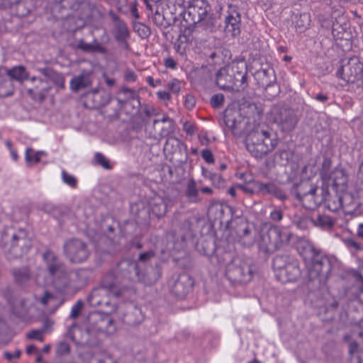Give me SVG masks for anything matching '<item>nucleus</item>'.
<instances>
[{"label":"nucleus","mask_w":363,"mask_h":363,"mask_svg":"<svg viewBox=\"0 0 363 363\" xmlns=\"http://www.w3.org/2000/svg\"><path fill=\"white\" fill-rule=\"evenodd\" d=\"M96 162L105 169H109L110 166L108 160L100 152H96L94 156Z\"/></svg>","instance_id":"nucleus-48"},{"label":"nucleus","mask_w":363,"mask_h":363,"mask_svg":"<svg viewBox=\"0 0 363 363\" xmlns=\"http://www.w3.org/2000/svg\"><path fill=\"white\" fill-rule=\"evenodd\" d=\"M43 260L47 270L50 276V279H41V275L35 277V282L40 286H46L52 284L60 291H63L69 284L67 279V269L65 265L59 260L54 252L47 251L43 254Z\"/></svg>","instance_id":"nucleus-3"},{"label":"nucleus","mask_w":363,"mask_h":363,"mask_svg":"<svg viewBox=\"0 0 363 363\" xmlns=\"http://www.w3.org/2000/svg\"><path fill=\"white\" fill-rule=\"evenodd\" d=\"M133 28L134 30L138 34V35L142 38H147L151 33L149 27L142 23H135Z\"/></svg>","instance_id":"nucleus-39"},{"label":"nucleus","mask_w":363,"mask_h":363,"mask_svg":"<svg viewBox=\"0 0 363 363\" xmlns=\"http://www.w3.org/2000/svg\"><path fill=\"white\" fill-rule=\"evenodd\" d=\"M78 48L84 52H93V42L86 43L81 40L78 44Z\"/></svg>","instance_id":"nucleus-55"},{"label":"nucleus","mask_w":363,"mask_h":363,"mask_svg":"<svg viewBox=\"0 0 363 363\" xmlns=\"http://www.w3.org/2000/svg\"><path fill=\"white\" fill-rule=\"evenodd\" d=\"M155 252L153 250L141 253L139 257V262L125 260L123 262V264L127 266L128 279L132 281H136L143 282L147 285H151L154 284L159 278L157 275L154 278H150V273L143 274L140 271V263L145 262L150 260L155 256Z\"/></svg>","instance_id":"nucleus-8"},{"label":"nucleus","mask_w":363,"mask_h":363,"mask_svg":"<svg viewBox=\"0 0 363 363\" xmlns=\"http://www.w3.org/2000/svg\"><path fill=\"white\" fill-rule=\"evenodd\" d=\"M48 89L47 88H44V87H43L40 90H38V86H36V88L35 89H28V93L33 97H34L33 95L38 94L41 99H43L45 97V95L48 92Z\"/></svg>","instance_id":"nucleus-50"},{"label":"nucleus","mask_w":363,"mask_h":363,"mask_svg":"<svg viewBox=\"0 0 363 363\" xmlns=\"http://www.w3.org/2000/svg\"><path fill=\"white\" fill-rule=\"evenodd\" d=\"M289 240L288 233L278 227L262 229L257 240L259 250L272 253L281 247Z\"/></svg>","instance_id":"nucleus-5"},{"label":"nucleus","mask_w":363,"mask_h":363,"mask_svg":"<svg viewBox=\"0 0 363 363\" xmlns=\"http://www.w3.org/2000/svg\"><path fill=\"white\" fill-rule=\"evenodd\" d=\"M150 205L152 213L157 217H161L165 214L167 205L162 198L155 197Z\"/></svg>","instance_id":"nucleus-30"},{"label":"nucleus","mask_w":363,"mask_h":363,"mask_svg":"<svg viewBox=\"0 0 363 363\" xmlns=\"http://www.w3.org/2000/svg\"><path fill=\"white\" fill-rule=\"evenodd\" d=\"M226 127L235 137H240L248 131V119L242 116L239 110L227 108L224 112Z\"/></svg>","instance_id":"nucleus-10"},{"label":"nucleus","mask_w":363,"mask_h":363,"mask_svg":"<svg viewBox=\"0 0 363 363\" xmlns=\"http://www.w3.org/2000/svg\"><path fill=\"white\" fill-rule=\"evenodd\" d=\"M14 87L10 79L7 77L0 78V97L13 95Z\"/></svg>","instance_id":"nucleus-31"},{"label":"nucleus","mask_w":363,"mask_h":363,"mask_svg":"<svg viewBox=\"0 0 363 363\" xmlns=\"http://www.w3.org/2000/svg\"><path fill=\"white\" fill-rule=\"evenodd\" d=\"M172 294L179 298L185 296L194 286V281L187 274L173 276L168 281Z\"/></svg>","instance_id":"nucleus-12"},{"label":"nucleus","mask_w":363,"mask_h":363,"mask_svg":"<svg viewBox=\"0 0 363 363\" xmlns=\"http://www.w3.org/2000/svg\"><path fill=\"white\" fill-rule=\"evenodd\" d=\"M183 129L189 135H192L194 133V125L187 121L184 123Z\"/></svg>","instance_id":"nucleus-61"},{"label":"nucleus","mask_w":363,"mask_h":363,"mask_svg":"<svg viewBox=\"0 0 363 363\" xmlns=\"http://www.w3.org/2000/svg\"><path fill=\"white\" fill-rule=\"evenodd\" d=\"M89 277V271L86 269H79L68 274L67 272V281L69 284L67 287L80 288L84 286ZM62 281L66 279H62Z\"/></svg>","instance_id":"nucleus-15"},{"label":"nucleus","mask_w":363,"mask_h":363,"mask_svg":"<svg viewBox=\"0 0 363 363\" xmlns=\"http://www.w3.org/2000/svg\"><path fill=\"white\" fill-rule=\"evenodd\" d=\"M202 172L203 175L206 178L208 179L212 182L213 185H214L215 186L219 188L224 185L225 181L220 174L206 171L204 170V169H203Z\"/></svg>","instance_id":"nucleus-35"},{"label":"nucleus","mask_w":363,"mask_h":363,"mask_svg":"<svg viewBox=\"0 0 363 363\" xmlns=\"http://www.w3.org/2000/svg\"><path fill=\"white\" fill-rule=\"evenodd\" d=\"M310 222V218H303L296 223V226L301 229H305L307 227V223Z\"/></svg>","instance_id":"nucleus-64"},{"label":"nucleus","mask_w":363,"mask_h":363,"mask_svg":"<svg viewBox=\"0 0 363 363\" xmlns=\"http://www.w3.org/2000/svg\"><path fill=\"white\" fill-rule=\"evenodd\" d=\"M164 65L167 68L174 69L177 67V62L173 58L168 57L164 60Z\"/></svg>","instance_id":"nucleus-63"},{"label":"nucleus","mask_w":363,"mask_h":363,"mask_svg":"<svg viewBox=\"0 0 363 363\" xmlns=\"http://www.w3.org/2000/svg\"><path fill=\"white\" fill-rule=\"evenodd\" d=\"M262 73L264 77L269 78V79L266 80V82H263V86H265L267 88L273 86L276 82L274 70L272 68H269L267 69H264Z\"/></svg>","instance_id":"nucleus-41"},{"label":"nucleus","mask_w":363,"mask_h":363,"mask_svg":"<svg viewBox=\"0 0 363 363\" xmlns=\"http://www.w3.org/2000/svg\"><path fill=\"white\" fill-rule=\"evenodd\" d=\"M277 121L281 130L286 132L291 131L295 128L297 123V118L292 112L284 111V112L281 113L280 119H277Z\"/></svg>","instance_id":"nucleus-22"},{"label":"nucleus","mask_w":363,"mask_h":363,"mask_svg":"<svg viewBox=\"0 0 363 363\" xmlns=\"http://www.w3.org/2000/svg\"><path fill=\"white\" fill-rule=\"evenodd\" d=\"M196 104L195 98L191 94H187L184 99V106L189 110L192 109Z\"/></svg>","instance_id":"nucleus-53"},{"label":"nucleus","mask_w":363,"mask_h":363,"mask_svg":"<svg viewBox=\"0 0 363 363\" xmlns=\"http://www.w3.org/2000/svg\"><path fill=\"white\" fill-rule=\"evenodd\" d=\"M114 288V274L110 272L101 281L99 287L94 289L88 297V302L94 307H101L102 312L110 314L116 311V303L113 301V291Z\"/></svg>","instance_id":"nucleus-1"},{"label":"nucleus","mask_w":363,"mask_h":363,"mask_svg":"<svg viewBox=\"0 0 363 363\" xmlns=\"http://www.w3.org/2000/svg\"><path fill=\"white\" fill-rule=\"evenodd\" d=\"M331 185L336 192L344 191L347 183V178L342 169H336L330 174Z\"/></svg>","instance_id":"nucleus-20"},{"label":"nucleus","mask_w":363,"mask_h":363,"mask_svg":"<svg viewBox=\"0 0 363 363\" xmlns=\"http://www.w3.org/2000/svg\"><path fill=\"white\" fill-rule=\"evenodd\" d=\"M349 354L351 363H363V350L355 342H349Z\"/></svg>","instance_id":"nucleus-28"},{"label":"nucleus","mask_w":363,"mask_h":363,"mask_svg":"<svg viewBox=\"0 0 363 363\" xmlns=\"http://www.w3.org/2000/svg\"><path fill=\"white\" fill-rule=\"evenodd\" d=\"M282 218L283 214L280 210L274 209L270 213V218L274 221H280Z\"/></svg>","instance_id":"nucleus-58"},{"label":"nucleus","mask_w":363,"mask_h":363,"mask_svg":"<svg viewBox=\"0 0 363 363\" xmlns=\"http://www.w3.org/2000/svg\"><path fill=\"white\" fill-rule=\"evenodd\" d=\"M202 158L208 164L214 162V157L212 152L208 149H204L201 151Z\"/></svg>","instance_id":"nucleus-52"},{"label":"nucleus","mask_w":363,"mask_h":363,"mask_svg":"<svg viewBox=\"0 0 363 363\" xmlns=\"http://www.w3.org/2000/svg\"><path fill=\"white\" fill-rule=\"evenodd\" d=\"M49 79L52 81L58 87H65V79L61 74L57 73L56 72H53L52 76L49 78Z\"/></svg>","instance_id":"nucleus-45"},{"label":"nucleus","mask_w":363,"mask_h":363,"mask_svg":"<svg viewBox=\"0 0 363 363\" xmlns=\"http://www.w3.org/2000/svg\"><path fill=\"white\" fill-rule=\"evenodd\" d=\"M124 78L127 82H133L136 80L137 76L133 71L127 69L125 72Z\"/></svg>","instance_id":"nucleus-59"},{"label":"nucleus","mask_w":363,"mask_h":363,"mask_svg":"<svg viewBox=\"0 0 363 363\" xmlns=\"http://www.w3.org/2000/svg\"><path fill=\"white\" fill-rule=\"evenodd\" d=\"M167 86L171 90V91L174 94H178L181 89L180 82L176 79H174L169 82Z\"/></svg>","instance_id":"nucleus-51"},{"label":"nucleus","mask_w":363,"mask_h":363,"mask_svg":"<svg viewBox=\"0 0 363 363\" xmlns=\"http://www.w3.org/2000/svg\"><path fill=\"white\" fill-rule=\"evenodd\" d=\"M3 77H7L10 79H15L22 82L28 78V74L25 67L22 65L16 66L11 69L0 67V78Z\"/></svg>","instance_id":"nucleus-16"},{"label":"nucleus","mask_w":363,"mask_h":363,"mask_svg":"<svg viewBox=\"0 0 363 363\" xmlns=\"http://www.w3.org/2000/svg\"><path fill=\"white\" fill-rule=\"evenodd\" d=\"M65 257L72 263H82L86 260L89 250L86 245L80 240L72 239L64 245Z\"/></svg>","instance_id":"nucleus-11"},{"label":"nucleus","mask_w":363,"mask_h":363,"mask_svg":"<svg viewBox=\"0 0 363 363\" xmlns=\"http://www.w3.org/2000/svg\"><path fill=\"white\" fill-rule=\"evenodd\" d=\"M232 80L233 77L228 74L226 67L219 69L216 75V83L220 89L226 90L231 88Z\"/></svg>","instance_id":"nucleus-25"},{"label":"nucleus","mask_w":363,"mask_h":363,"mask_svg":"<svg viewBox=\"0 0 363 363\" xmlns=\"http://www.w3.org/2000/svg\"><path fill=\"white\" fill-rule=\"evenodd\" d=\"M69 350L70 349L68 343H67L65 341H62L57 345L56 348V353L57 355L62 356L68 354L69 352Z\"/></svg>","instance_id":"nucleus-47"},{"label":"nucleus","mask_w":363,"mask_h":363,"mask_svg":"<svg viewBox=\"0 0 363 363\" xmlns=\"http://www.w3.org/2000/svg\"><path fill=\"white\" fill-rule=\"evenodd\" d=\"M325 189L323 188L311 186L308 192L301 198L303 205L308 209H315L325 200Z\"/></svg>","instance_id":"nucleus-14"},{"label":"nucleus","mask_w":363,"mask_h":363,"mask_svg":"<svg viewBox=\"0 0 363 363\" xmlns=\"http://www.w3.org/2000/svg\"><path fill=\"white\" fill-rule=\"evenodd\" d=\"M310 18L307 13L301 14L296 22V26L302 30L305 29L309 25Z\"/></svg>","instance_id":"nucleus-44"},{"label":"nucleus","mask_w":363,"mask_h":363,"mask_svg":"<svg viewBox=\"0 0 363 363\" xmlns=\"http://www.w3.org/2000/svg\"><path fill=\"white\" fill-rule=\"evenodd\" d=\"M83 301L82 300H78L72 307L69 317L72 319L77 318L83 308Z\"/></svg>","instance_id":"nucleus-43"},{"label":"nucleus","mask_w":363,"mask_h":363,"mask_svg":"<svg viewBox=\"0 0 363 363\" xmlns=\"http://www.w3.org/2000/svg\"><path fill=\"white\" fill-rule=\"evenodd\" d=\"M362 69V63L356 59H350L337 71L336 74L346 82L353 83L360 77Z\"/></svg>","instance_id":"nucleus-13"},{"label":"nucleus","mask_w":363,"mask_h":363,"mask_svg":"<svg viewBox=\"0 0 363 363\" xmlns=\"http://www.w3.org/2000/svg\"><path fill=\"white\" fill-rule=\"evenodd\" d=\"M277 136L266 130L255 129L245 138L246 148L255 157H262L277 145Z\"/></svg>","instance_id":"nucleus-2"},{"label":"nucleus","mask_w":363,"mask_h":363,"mask_svg":"<svg viewBox=\"0 0 363 363\" xmlns=\"http://www.w3.org/2000/svg\"><path fill=\"white\" fill-rule=\"evenodd\" d=\"M35 299L37 301H38L42 305L46 306L50 302L54 301L55 298V296H53V294L45 291L42 297L38 298L37 296H35Z\"/></svg>","instance_id":"nucleus-46"},{"label":"nucleus","mask_w":363,"mask_h":363,"mask_svg":"<svg viewBox=\"0 0 363 363\" xmlns=\"http://www.w3.org/2000/svg\"><path fill=\"white\" fill-rule=\"evenodd\" d=\"M90 72H83L81 74L73 77L70 81V88L74 91L89 87L91 85Z\"/></svg>","instance_id":"nucleus-21"},{"label":"nucleus","mask_w":363,"mask_h":363,"mask_svg":"<svg viewBox=\"0 0 363 363\" xmlns=\"http://www.w3.org/2000/svg\"><path fill=\"white\" fill-rule=\"evenodd\" d=\"M157 123H167L168 128L167 130H162V133L164 135H167L174 130V123L173 121L167 115H163L162 118L155 119L154 121L155 124H157Z\"/></svg>","instance_id":"nucleus-42"},{"label":"nucleus","mask_w":363,"mask_h":363,"mask_svg":"<svg viewBox=\"0 0 363 363\" xmlns=\"http://www.w3.org/2000/svg\"><path fill=\"white\" fill-rule=\"evenodd\" d=\"M49 322L46 321L44 324L43 328L40 330H32L27 333L26 337L30 340H37L40 342H43L44 340L43 334L47 330L46 328Z\"/></svg>","instance_id":"nucleus-37"},{"label":"nucleus","mask_w":363,"mask_h":363,"mask_svg":"<svg viewBox=\"0 0 363 363\" xmlns=\"http://www.w3.org/2000/svg\"><path fill=\"white\" fill-rule=\"evenodd\" d=\"M158 99L165 103H167L171 99V96L169 92L166 91H158L157 92Z\"/></svg>","instance_id":"nucleus-57"},{"label":"nucleus","mask_w":363,"mask_h":363,"mask_svg":"<svg viewBox=\"0 0 363 363\" xmlns=\"http://www.w3.org/2000/svg\"><path fill=\"white\" fill-rule=\"evenodd\" d=\"M99 52L100 54H106L107 52V49L103 46L101 43L97 42L96 40L93 41V52Z\"/></svg>","instance_id":"nucleus-54"},{"label":"nucleus","mask_w":363,"mask_h":363,"mask_svg":"<svg viewBox=\"0 0 363 363\" xmlns=\"http://www.w3.org/2000/svg\"><path fill=\"white\" fill-rule=\"evenodd\" d=\"M146 82L150 86L152 87H157L161 84L160 79H157L155 80L152 76L147 77Z\"/></svg>","instance_id":"nucleus-62"},{"label":"nucleus","mask_w":363,"mask_h":363,"mask_svg":"<svg viewBox=\"0 0 363 363\" xmlns=\"http://www.w3.org/2000/svg\"><path fill=\"white\" fill-rule=\"evenodd\" d=\"M310 222L325 230H330L335 224V220L327 215H318L316 217L311 218Z\"/></svg>","instance_id":"nucleus-26"},{"label":"nucleus","mask_w":363,"mask_h":363,"mask_svg":"<svg viewBox=\"0 0 363 363\" xmlns=\"http://www.w3.org/2000/svg\"><path fill=\"white\" fill-rule=\"evenodd\" d=\"M273 268L277 279L282 283L295 281L301 276L297 260L287 256H277L273 260Z\"/></svg>","instance_id":"nucleus-6"},{"label":"nucleus","mask_w":363,"mask_h":363,"mask_svg":"<svg viewBox=\"0 0 363 363\" xmlns=\"http://www.w3.org/2000/svg\"><path fill=\"white\" fill-rule=\"evenodd\" d=\"M255 186L258 191L263 194H272L277 193V188L272 183L257 182L255 183Z\"/></svg>","instance_id":"nucleus-36"},{"label":"nucleus","mask_w":363,"mask_h":363,"mask_svg":"<svg viewBox=\"0 0 363 363\" xmlns=\"http://www.w3.org/2000/svg\"><path fill=\"white\" fill-rule=\"evenodd\" d=\"M62 180L65 184L71 188H76L77 186V178L67 172L65 169L62 170Z\"/></svg>","instance_id":"nucleus-40"},{"label":"nucleus","mask_w":363,"mask_h":363,"mask_svg":"<svg viewBox=\"0 0 363 363\" xmlns=\"http://www.w3.org/2000/svg\"><path fill=\"white\" fill-rule=\"evenodd\" d=\"M31 246V241L27 238L23 230H19L12 235L11 247H18L22 254L28 252Z\"/></svg>","instance_id":"nucleus-18"},{"label":"nucleus","mask_w":363,"mask_h":363,"mask_svg":"<svg viewBox=\"0 0 363 363\" xmlns=\"http://www.w3.org/2000/svg\"><path fill=\"white\" fill-rule=\"evenodd\" d=\"M21 354V351L18 349L16 350L13 353L6 351L4 353V357L8 359L11 360L12 359H18Z\"/></svg>","instance_id":"nucleus-56"},{"label":"nucleus","mask_w":363,"mask_h":363,"mask_svg":"<svg viewBox=\"0 0 363 363\" xmlns=\"http://www.w3.org/2000/svg\"><path fill=\"white\" fill-rule=\"evenodd\" d=\"M311 255L310 260L306 261V266L311 279L318 277L320 274L327 275L332 269V262L329 257L322 254L313 245H307Z\"/></svg>","instance_id":"nucleus-7"},{"label":"nucleus","mask_w":363,"mask_h":363,"mask_svg":"<svg viewBox=\"0 0 363 363\" xmlns=\"http://www.w3.org/2000/svg\"><path fill=\"white\" fill-rule=\"evenodd\" d=\"M325 200L323 203L325 207L332 212H337L342 209V203L341 201L340 194L337 192L335 195H328V191L325 189Z\"/></svg>","instance_id":"nucleus-23"},{"label":"nucleus","mask_w":363,"mask_h":363,"mask_svg":"<svg viewBox=\"0 0 363 363\" xmlns=\"http://www.w3.org/2000/svg\"><path fill=\"white\" fill-rule=\"evenodd\" d=\"M99 330L107 333H112L115 331L114 322L109 318H104L100 321Z\"/></svg>","instance_id":"nucleus-38"},{"label":"nucleus","mask_w":363,"mask_h":363,"mask_svg":"<svg viewBox=\"0 0 363 363\" xmlns=\"http://www.w3.org/2000/svg\"><path fill=\"white\" fill-rule=\"evenodd\" d=\"M224 101V96L222 94H217L212 96L211 99V105L213 108L220 107Z\"/></svg>","instance_id":"nucleus-49"},{"label":"nucleus","mask_w":363,"mask_h":363,"mask_svg":"<svg viewBox=\"0 0 363 363\" xmlns=\"http://www.w3.org/2000/svg\"><path fill=\"white\" fill-rule=\"evenodd\" d=\"M13 275L16 281L23 286L28 285L30 282V275L27 267L14 269L13 270Z\"/></svg>","instance_id":"nucleus-27"},{"label":"nucleus","mask_w":363,"mask_h":363,"mask_svg":"<svg viewBox=\"0 0 363 363\" xmlns=\"http://www.w3.org/2000/svg\"><path fill=\"white\" fill-rule=\"evenodd\" d=\"M241 17L239 13L233 11L225 18V31L232 36H238L240 33Z\"/></svg>","instance_id":"nucleus-17"},{"label":"nucleus","mask_w":363,"mask_h":363,"mask_svg":"<svg viewBox=\"0 0 363 363\" xmlns=\"http://www.w3.org/2000/svg\"><path fill=\"white\" fill-rule=\"evenodd\" d=\"M115 21V38L118 41L123 42L129 38V31L126 24L121 21L116 15L113 16Z\"/></svg>","instance_id":"nucleus-24"},{"label":"nucleus","mask_w":363,"mask_h":363,"mask_svg":"<svg viewBox=\"0 0 363 363\" xmlns=\"http://www.w3.org/2000/svg\"><path fill=\"white\" fill-rule=\"evenodd\" d=\"M225 274L232 283H247L252 278L251 266L239 257L234 258L226 267Z\"/></svg>","instance_id":"nucleus-9"},{"label":"nucleus","mask_w":363,"mask_h":363,"mask_svg":"<svg viewBox=\"0 0 363 363\" xmlns=\"http://www.w3.org/2000/svg\"><path fill=\"white\" fill-rule=\"evenodd\" d=\"M31 303L27 300L18 301L13 306V312L19 317H23L28 312Z\"/></svg>","instance_id":"nucleus-34"},{"label":"nucleus","mask_w":363,"mask_h":363,"mask_svg":"<svg viewBox=\"0 0 363 363\" xmlns=\"http://www.w3.org/2000/svg\"><path fill=\"white\" fill-rule=\"evenodd\" d=\"M185 194L189 201L191 203H198L201 200L199 196V190L194 179L188 182Z\"/></svg>","instance_id":"nucleus-29"},{"label":"nucleus","mask_w":363,"mask_h":363,"mask_svg":"<svg viewBox=\"0 0 363 363\" xmlns=\"http://www.w3.org/2000/svg\"><path fill=\"white\" fill-rule=\"evenodd\" d=\"M340 197L341 201L343 204L342 209H343L345 213H350L352 212V209L355 208L353 196L350 194L344 191H340Z\"/></svg>","instance_id":"nucleus-32"},{"label":"nucleus","mask_w":363,"mask_h":363,"mask_svg":"<svg viewBox=\"0 0 363 363\" xmlns=\"http://www.w3.org/2000/svg\"><path fill=\"white\" fill-rule=\"evenodd\" d=\"M43 151L35 152L31 147H28L25 153L26 162L28 165L35 164L40 161V157L44 155Z\"/></svg>","instance_id":"nucleus-33"},{"label":"nucleus","mask_w":363,"mask_h":363,"mask_svg":"<svg viewBox=\"0 0 363 363\" xmlns=\"http://www.w3.org/2000/svg\"><path fill=\"white\" fill-rule=\"evenodd\" d=\"M137 6H138V4H137L136 1L131 2L130 6V11L132 16L135 18H140V15H139Z\"/></svg>","instance_id":"nucleus-60"},{"label":"nucleus","mask_w":363,"mask_h":363,"mask_svg":"<svg viewBox=\"0 0 363 363\" xmlns=\"http://www.w3.org/2000/svg\"><path fill=\"white\" fill-rule=\"evenodd\" d=\"M136 294V290L133 286H126L122 284L121 287L116 285V278L114 277V288L113 291V298H121L124 301L133 300Z\"/></svg>","instance_id":"nucleus-19"},{"label":"nucleus","mask_w":363,"mask_h":363,"mask_svg":"<svg viewBox=\"0 0 363 363\" xmlns=\"http://www.w3.org/2000/svg\"><path fill=\"white\" fill-rule=\"evenodd\" d=\"M186 10L184 12V19L189 24H199L206 30H211L213 23L209 15L211 6L206 0H189Z\"/></svg>","instance_id":"nucleus-4"}]
</instances>
